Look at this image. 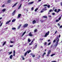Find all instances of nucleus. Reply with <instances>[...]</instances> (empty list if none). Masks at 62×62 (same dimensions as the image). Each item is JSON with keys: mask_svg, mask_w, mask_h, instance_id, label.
Returning a JSON list of instances; mask_svg holds the SVG:
<instances>
[{"mask_svg": "<svg viewBox=\"0 0 62 62\" xmlns=\"http://www.w3.org/2000/svg\"><path fill=\"white\" fill-rule=\"evenodd\" d=\"M32 52V51H31V50H30L29 51L28 50L25 53V54H24L25 56H26V55H27V53L28 54H29V53H30V52Z\"/></svg>", "mask_w": 62, "mask_h": 62, "instance_id": "1", "label": "nucleus"}, {"mask_svg": "<svg viewBox=\"0 0 62 62\" xmlns=\"http://www.w3.org/2000/svg\"><path fill=\"white\" fill-rule=\"evenodd\" d=\"M59 41V39H58V40L56 42V45H55V47H56L57 46V45L58 44V41Z\"/></svg>", "mask_w": 62, "mask_h": 62, "instance_id": "2", "label": "nucleus"}, {"mask_svg": "<svg viewBox=\"0 0 62 62\" xmlns=\"http://www.w3.org/2000/svg\"><path fill=\"white\" fill-rule=\"evenodd\" d=\"M28 26V24H25L23 25V28H25L27 27Z\"/></svg>", "mask_w": 62, "mask_h": 62, "instance_id": "3", "label": "nucleus"}, {"mask_svg": "<svg viewBox=\"0 0 62 62\" xmlns=\"http://www.w3.org/2000/svg\"><path fill=\"white\" fill-rule=\"evenodd\" d=\"M49 33H50V31H48L47 33H46L45 34V37H47V36H48L49 34Z\"/></svg>", "mask_w": 62, "mask_h": 62, "instance_id": "4", "label": "nucleus"}, {"mask_svg": "<svg viewBox=\"0 0 62 62\" xmlns=\"http://www.w3.org/2000/svg\"><path fill=\"white\" fill-rule=\"evenodd\" d=\"M22 15V14H18V16H17V19H19V18H20V17H21V16Z\"/></svg>", "mask_w": 62, "mask_h": 62, "instance_id": "5", "label": "nucleus"}, {"mask_svg": "<svg viewBox=\"0 0 62 62\" xmlns=\"http://www.w3.org/2000/svg\"><path fill=\"white\" fill-rule=\"evenodd\" d=\"M16 10H14L13 12L12 13V16H14L15 15V14L16 13Z\"/></svg>", "mask_w": 62, "mask_h": 62, "instance_id": "6", "label": "nucleus"}, {"mask_svg": "<svg viewBox=\"0 0 62 62\" xmlns=\"http://www.w3.org/2000/svg\"><path fill=\"white\" fill-rule=\"evenodd\" d=\"M36 23V21L35 20H34L32 21V23L33 24H35V23Z\"/></svg>", "mask_w": 62, "mask_h": 62, "instance_id": "7", "label": "nucleus"}, {"mask_svg": "<svg viewBox=\"0 0 62 62\" xmlns=\"http://www.w3.org/2000/svg\"><path fill=\"white\" fill-rule=\"evenodd\" d=\"M18 4V2H16V3H15L14 5L12 7V8H14L15 6H16V5Z\"/></svg>", "mask_w": 62, "mask_h": 62, "instance_id": "8", "label": "nucleus"}, {"mask_svg": "<svg viewBox=\"0 0 62 62\" xmlns=\"http://www.w3.org/2000/svg\"><path fill=\"white\" fill-rule=\"evenodd\" d=\"M32 33L31 32H30L29 34V35L30 37H32V34H31Z\"/></svg>", "mask_w": 62, "mask_h": 62, "instance_id": "9", "label": "nucleus"}, {"mask_svg": "<svg viewBox=\"0 0 62 62\" xmlns=\"http://www.w3.org/2000/svg\"><path fill=\"white\" fill-rule=\"evenodd\" d=\"M34 3V2L32 1V2H30L29 3L28 5H31V4H32L33 3Z\"/></svg>", "mask_w": 62, "mask_h": 62, "instance_id": "10", "label": "nucleus"}, {"mask_svg": "<svg viewBox=\"0 0 62 62\" xmlns=\"http://www.w3.org/2000/svg\"><path fill=\"white\" fill-rule=\"evenodd\" d=\"M15 55V50H14L13 51V56H14Z\"/></svg>", "mask_w": 62, "mask_h": 62, "instance_id": "11", "label": "nucleus"}, {"mask_svg": "<svg viewBox=\"0 0 62 62\" xmlns=\"http://www.w3.org/2000/svg\"><path fill=\"white\" fill-rule=\"evenodd\" d=\"M21 25H22L21 24H20L19 25L18 27V29H20V28L21 27Z\"/></svg>", "mask_w": 62, "mask_h": 62, "instance_id": "12", "label": "nucleus"}, {"mask_svg": "<svg viewBox=\"0 0 62 62\" xmlns=\"http://www.w3.org/2000/svg\"><path fill=\"white\" fill-rule=\"evenodd\" d=\"M47 7H44V8L43 10H47Z\"/></svg>", "mask_w": 62, "mask_h": 62, "instance_id": "13", "label": "nucleus"}, {"mask_svg": "<svg viewBox=\"0 0 62 62\" xmlns=\"http://www.w3.org/2000/svg\"><path fill=\"white\" fill-rule=\"evenodd\" d=\"M21 6H22V4H21V5L19 6L18 9H20L21 8Z\"/></svg>", "mask_w": 62, "mask_h": 62, "instance_id": "14", "label": "nucleus"}, {"mask_svg": "<svg viewBox=\"0 0 62 62\" xmlns=\"http://www.w3.org/2000/svg\"><path fill=\"white\" fill-rule=\"evenodd\" d=\"M51 52V50H50L48 52L47 54H50Z\"/></svg>", "mask_w": 62, "mask_h": 62, "instance_id": "15", "label": "nucleus"}, {"mask_svg": "<svg viewBox=\"0 0 62 62\" xmlns=\"http://www.w3.org/2000/svg\"><path fill=\"white\" fill-rule=\"evenodd\" d=\"M60 11V9H58V11L57 12V13H58V12H59Z\"/></svg>", "mask_w": 62, "mask_h": 62, "instance_id": "16", "label": "nucleus"}, {"mask_svg": "<svg viewBox=\"0 0 62 62\" xmlns=\"http://www.w3.org/2000/svg\"><path fill=\"white\" fill-rule=\"evenodd\" d=\"M6 10V9L5 8H4L2 10V11L3 12H5Z\"/></svg>", "mask_w": 62, "mask_h": 62, "instance_id": "17", "label": "nucleus"}, {"mask_svg": "<svg viewBox=\"0 0 62 62\" xmlns=\"http://www.w3.org/2000/svg\"><path fill=\"white\" fill-rule=\"evenodd\" d=\"M7 2L8 3H10V2H11V0H8Z\"/></svg>", "mask_w": 62, "mask_h": 62, "instance_id": "18", "label": "nucleus"}, {"mask_svg": "<svg viewBox=\"0 0 62 62\" xmlns=\"http://www.w3.org/2000/svg\"><path fill=\"white\" fill-rule=\"evenodd\" d=\"M26 33V31H24L23 33V34H22V36H23L25 34V33Z\"/></svg>", "mask_w": 62, "mask_h": 62, "instance_id": "19", "label": "nucleus"}, {"mask_svg": "<svg viewBox=\"0 0 62 62\" xmlns=\"http://www.w3.org/2000/svg\"><path fill=\"white\" fill-rule=\"evenodd\" d=\"M16 21V19H13L12 20V23H13V22H15Z\"/></svg>", "mask_w": 62, "mask_h": 62, "instance_id": "20", "label": "nucleus"}, {"mask_svg": "<svg viewBox=\"0 0 62 62\" xmlns=\"http://www.w3.org/2000/svg\"><path fill=\"white\" fill-rule=\"evenodd\" d=\"M16 29L14 27L12 28V30H16Z\"/></svg>", "mask_w": 62, "mask_h": 62, "instance_id": "21", "label": "nucleus"}, {"mask_svg": "<svg viewBox=\"0 0 62 62\" xmlns=\"http://www.w3.org/2000/svg\"><path fill=\"white\" fill-rule=\"evenodd\" d=\"M9 23V22L8 21H7L6 23V24H8Z\"/></svg>", "mask_w": 62, "mask_h": 62, "instance_id": "22", "label": "nucleus"}, {"mask_svg": "<svg viewBox=\"0 0 62 62\" xmlns=\"http://www.w3.org/2000/svg\"><path fill=\"white\" fill-rule=\"evenodd\" d=\"M6 41L4 42V43L3 44V46H4V45L6 44Z\"/></svg>", "mask_w": 62, "mask_h": 62, "instance_id": "23", "label": "nucleus"}, {"mask_svg": "<svg viewBox=\"0 0 62 62\" xmlns=\"http://www.w3.org/2000/svg\"><path fill=\"white\" fill-rule=\"evenodd\" d=\"M44 45L45 46V45H46L47 44V42H45L44 43Z\"/></svg>", "mask_w": 62, "mask_h": 62, "instance_id": "24", "label": "nucleus"}, {"mask_svg": "<svg viewBox=\"0 0 62 62\" xmlns=\"http://www.w3.org/2000/svg\"><path fill=\"white\" fill-rule=\"evenodd\" d=\"M2 24H3V23L2 22L1 23L0 25V27H1V26L2 25Z\"/></svg>", "mask_w": 62, "mask_h": 62, "instance_id": "25", "label": "nucleus"}, {"mask_svg": "<svg viewBox=\"0 0 62 62\" xmlns=\"http://www.w3.org/2000/svg\"><path fill=\"white\" fill-rule=\"evenodd\" d=\"M58 39V37H56L55 38V40H57Z\"/></svg>", "mask_w": 62, "mask_h": 62, "instance_id": "26", "label": "nucleus"}, {"mask_svg": "<svg viewBox=\"0 0 62 62\" xmlns=\"http://www.w3.org/2000/svg\"><path fill=\"white\" fill-rule=\"evenodd\" d=\"M12 55H11L10 56V58L11 59H12Z\"/></svg>", "mask_w": 62, "mask_h": 62, "instance_id": "27", "label": "nucleus"}, {"mask_svg": "<svg viewBox=\"0 0 62 62\" xmlns=\"http://www.w3.org/2000/svg\"><path fill=\"white\" fill-rule=\"evenodd\" d=\"M43 7H46L48 6V5L47 4H45L43 6Z\"/></svg>", "mask_w": 62, "mask_h": 62, "instance_id": "28", "label": "nucleus"}, {"mask_svg": "<svg viewBox=\"0 0 62 62\" xmlns=\"http://www.w3.org/2000/svg\"><path fill=\"white\" fill-rule=\"evenodd\" d=\"M45 54H46V53L45 52L44 53H43L42 56H44V55H45Z\"/></svg>", "mask_w": 62, "mask_h": 62, "instance_id": "29", "label": "nucleus"}, {"mask_svg": "<svg viewBox=\"0 0 62 62\" xmlns=\"http://www.w3.org/2000/svg\"><path fill=\"white\" fill-rule=\"evenodd\" d=\"M55 55V54H53L51 55V56H54V55Z\"/></svg>", "mask_w": 62, "mask_h": 62, "instance_id": "30", "label": "nucleus"}, {"mask_svg": "<svg viewBox=\"0 0 62 62\" xmlns=\"http://www.w3.org/2000/svg\"><path fill=\"white\" fill-rule=\"evenodd\" d=\"M28 42H30L31 41V40H30V39H28Z\"/></svg>", "mask_w": 62, "mask_h": 62, "instance_id": "31", "label": "nucleus"}, {"mask_svg": "<svg viewBox=\"0 0 62 62\" xmlns=\"http://www.w3.org/2000/svg\"><path fill=\"white\" fill-rule=\"evenodd\" d=\"M37 45H36L35 46V47L34 48V49H36V48H37Z\"/></svg>", "mask_w": 62, "mask_h": 62, "instance_id": "32", "label": "nucleus"}, {"mask_svg": "<svg viewBox=\"0 0 62 62\" xmlns=\"http://www.w3.org/2000/svg\"><path fill=\"white\" fill-rule=\"evenodd\" d=\"M12 54V52H11L9 53V54Z\"/></svg>", "mask_w": 62, "mask_h": 62, "instance_id": "33", "label": "nucleus"}, {"mask_svg": "<svg viewBox=\"0 0 62 62\" xmlns=\"http://www.w3.org/2000/svg\"><path fill=\"white\" fill-rule=\"evenodd\" d=\"M54 11H55V12H57V9H55L54 10Z\"/></svg>", "mask_w": 62, "mask_h": 62, "instance_id": "34", "label": "nucleus"}, {"mask_svg": "<svg viewBox=\"0 0 62 62\" xmlns=\"http://www.w3.org/2000/svg\"><path fill=\"white\" fill-rule=\"evenodd\" d=\"M40 21L41 22V23H42L44 22V21L43 20H40Z\"/></svg>", "mask_w": 62, "mask_h": 62, "instance_id": "35", "label": "nucleus"}, {"mask_svg": "<svg viewBox=\"0 0 62 62\" xmlns=\"http://www.w3.org/2000/svg\"><path fill=\"white\" fill-rule=\"evenodd\" d=\"M37 31V29H35L34 31V32H36Z\"/></svg>", "mask_w": 62, "mask_h": 62, "instance_id": "36", "label": "nucleus"}, {"mask_svg": "<svg viewBox=\"0 0 62 62\" xmlns=\"http://www.w3.org/2000/svg\"><path fill=\"white\" fill-rule=\"evenodd\" d=\"M38 9V8H37L36 9H35V11H37V10Z\"/></svg>", "mask_w": 62, "mask_h": 62, "instance_id": "37", "label": "nucleus"}, {"mask_svg": "<svg viewBox=\"0 0 62 62\" xmlns=\"http://www.w3.org/2000/svg\"><path fill=\"white\" fill-rule=\"evenodd\" d=\"M43 18H47V17L46 16H43Z\"/></svg>", "mask_w": 62, "mask_h": 62, "instance_id": "38", "label": "nucleus"}, {"mask_svg": "<svg viewBox=\"0 0 62 62\" xmlns=\"http://www.w3.org/2000/svg\"><path fill=\"white\" fill-rule=\"evenodd\" d=\"M51 44V43L50 42L48 44V45H50V44Z\"/></svg>", "mask_w": 62, "mask_h": 62, "instance_id": "39", "label": "nucleus"}, {"mask_svg": "<svg viewBox=\"0 0 62 62\" xmlns=\"http://www.w3.org/2000/svg\"><path fill=\"white\" fill-rule=\"evenodd\" d=\"M59 22V20H56V22Z\"/></svg>", "mask_w": 62, "mask_h": 62, "instance_id": "40", "label": "nucleus"}, {"mask_svg": "<svg viewBox=\"0 0 62 62\" xmlns=\"http://www.w3.org/2000/svg\"><path fill=\"white\" fill-rule=\"evenodd\" d=\"M49 54H49L47 53V54L46 55L47 56H49Z\"/></svg>", "mask_w": 62, "mask_h": 62, "instance_id": "41", "label": "nucleus"}, {"mask_svg": "<svg viewBox=\"0 0 62 62\" xmlns=\"http://www.w3.org/2000/svg\"><path fill=\"white\" fill-rule=\"evenodd\" d=\"M52 15H55V13H52Z\"/></svg>", "mask_w": 62, "mask_h": 62, "instance_id": "42", "label": "nucleus"}, {"mask_svg": "<svg viewBox=\"0 0 62 62\" xmlns=\"http://www.w3.org/2000/svg\"><path fill=\"white\" fill-rule=\"evenodd\" d=\"M47 7L48 8H50V5H48L47 6Z\"/></svg>", "mask_w": 62, "mask_h": 62, "instance_id": "43", "label": "nucleus"}, {"mask_svg": "<svg viewBox=\"0 0 62 62\" xmlns=\"http://www.w3.org/2000/svg\"><path fill=\"white\" fill-rule=\"evenodd\" d=\"M58 25L59 26H60V24H59V23H58Z\"/></svg>", "mask_w": 62, "mask_h": 62, "instance_id": "44", "label": "nucleus"}, {"mask_svg": "<svg viewBox=\"0 0 62 62\" xmlns=\"http://www.w3.org/2000/svg\"><path fill=\"white\" fill-rule=\"evenodd\" d=\"M5 4H3L2 5V7H5Z\"/></svg>", "mask_w": 62, "mask_h": 62, "instance_id": "45", "label": "nucleus"}, {"mask_svg": "<svg viewBox=\"0 0 62 62\" xmlns=\"http://www.w3.org/2000/svg\"><path fill=\"white\" fill-rule=\"evenodd\" d=\"M32 56V57H35V55H33Z\"/></svg>", "mask_w": 62, "mask_h": 62, "instance_id": "46", "label": "nucleus"}, {"mask_svg": "<svg viewBox=\"0 0 62 62\" xmlns=\"http://www.w3.org/2000/svg\"><path fill=\"white\" fill-rule=\"evenodd\" d=\"M40 40H41V41H42V40H43V39H40Z\"/></svg>", "mask_w": 62, "mask_h": 62, "instance_id": "47", "label": "nucleus"}, {"mask_svg": "<svg viewBox=\"0 0 62 62\" xmlns=\"http://www.w3.org/2000/svg\"><path fill=\"white\" fill-rule=\"evenodd\" d=\"M31 9V10H33V9H34V7H32V8Z\"/></svg>", "mask_w": 62, "mask_h": 62, "instance_id": "48", "label": "nucleus"}, {"mask_svg": "<svg viewBox=\"0 0 62 62\" xmlns=\"http://www.w3.org/2000/svg\"><path fill=\"white\" fill-rule=\"evenodd\" d=\"M61 18V17H60L59 18V20H60V19Z\"/></svg>", "mask_w": 62, "mask_h": 62, "instance_id": "49", "label": "nucleus"}, {"mask_svg": "<svg viewBox=\"0 0 62 62\" xmlns=\"http://www.w3.org/2000/svg\"><path fill=\"white\" fill-rule=\"evenodd\" d=\"M59 28H62V26H60Z\"/></svg>", "mask_w": 62, "mask_h": 62, "instance_id": "50", "label": "nucleus"}, {"mask_svg": "<svg viewBox=\"0 0 62 62\" xmlns=\"http://www.w3.org/2000/svg\"><path fill=\"white\" fill-rule=\"evenodd\" d=\"M52 10L51 9L49 10V12H52Z\"/></svg>", "mask_w": 62, "mask_h": 62, "instance_id": "51", "label": "nucleus"}, {"mask_svg": "<svg viewBox=\"0 0 62 62\" xmlns=\"http://www.w3.org/2000/svg\"><path fill=\"white\" fill-rule=\"evenodd\" d=\"M55 40H54V41H53V42L54 43V42H55Z\"/></svg>", "mask_w": 62, "mask_h": 62, "instance_id": "52", "label": "nucleus"}, {"mask_svg": "<svg viewBox=\"0 0 62 62\" xmlns=\"http://www.w3.org/2000/svg\"><path fill=\"white\" fill-rule=\"evenodd\" d=\"M57 32V31H56L55 32V34H56V33Z\"/></svg>", "mask_w": 62, "mask_h": 62, "instance_id": "53", "label": "nucleus"}, {"mask_svg": "<svg viewBox=\"0 0 62 62\" xmlns=\"http://www.w3.org/2000/svg\"><path fill=\"white\" fill-rule=\"evenodd\" d=\"M60 4L61 6H62V2H61Z\"/></svg>", "mask_w": 62, "mask_h": 62, "instance_id": "54", "label": "nucleus"}, {"mask_svg": "<svg viewBox=\"0 0 62 62\" xmlns=\"http://www.w3.org/2000/svg\"><path fill=\"white\" fill-rule=\"evenodd\" d=\"M61 37V35H60L59 34V38H60Z\"/></svg>", "mask_w": 62, "mask_h": 62, "instance_id": "55", "label": "nucleus"}, {"mask_svg": "<svg viewBox=\"0 0 62 62\" xmlns=\"http://www.w3.org/2000/svg\"><path fill=\"white\" fill-rule=\"evenodd\" d=\"M23 59V60H24V57H23H23H22Z\"/></svg>", "mask_w": 62, "mask_h": 62, "instance_id": "56", "label": "nucleus"}, {"mask_svg": "<svg viewBox=\"0 0 62 62\" xmlns=\"http://www.w3.org/2000/svg\"><path fill=\"white\" fill-rule=\"evenodd\" d=\"M32 44H32V43H30L29 44V45H32Z\"/></svg>", "mask_w": 62, "mask_h": 62, "instance_id": "57", "label": "nucleus"}, {"mask_svg": "<svg viewBox=\"0 0 62 62\" xmlns=\"http://www.w3.org/2000/svg\"><path fill=\"white\" fill-rule=\"evenodd\" d=\"M31 55H32V56H33V54H32V53H31Z\"/></svg>", "mask_w": 62, "mask_h": 62, "instance_id": "58", "label": "nucleus"}, {"mask_svg": "<svg viewBox=\"0 0 62 62\" xmlns=\"http://www.w3.org/2000/svg\"><path fill=\"white\" fill-rule=\"evenodd\" d=\"M13 45H10V47H13Z\"/></svg>", "mask_w": 62, "mask_h": 62, "instance_id": "59", "label": "nucleus"}, {"mask_svg": "<svg viewBox=\"0 0 62 62\" xmlns=\"http://www.w3.org/2000/svg\"><path fill=\"white\" fill-rule=\"evenodd\" d=\"M52 62H57L56 61H52Z\"/></svg>", "mask_w": 62, "mask_h": 62, "instance_id": "60", "label": "nucleus"}, {"mask_svg": "<svg viewBox=\"0 0 62 62\" xmlns=\"http://www.w3.org/2000/svg\"><path fill=\"white\" fill-rule=\"evenodd\" d=\"M44 12L43 11H41V13H42V12Z\"/></svg>", "mask_w": 62, "mask_h": 62, "instance_id": "61", "label": "nucleus"}, {"mask_svg": "<svg viewBox=\"0 0 62 62\" xmlns=\"http://www.w3.org/2000/svg\"><path fill=\"white\" fill-rule=\"evenodd\" d=\"M50 41V39H49L48 40V41L49 42Z\"/></svg>", "mask_w": 62, "mask_h": 62, "instance_id": "62", "label": "nucleus"}, {"mask_svg": "<svg viewBox=\"0 0 62 62\" xmlns=\"http://www.w3.org/2000/svg\"><path fill=\"white\" fill-rule=\"evenodd\" d=\"M40 48H41V49H42V48H43V47H42V46H41L40 47Z\"/></svg>", "mask_w": 62, "mask_h": 62, "instance_id": "63", "label": "nucleus"}, {"mask_svg": "<svg viewBox=\"0 0 62 62\" xmlns=\"http://www.w3.org/2000/svg\"><path fill=\"white\" fill-rule=\"evenodd\" d=\"M8 21V22H9H9H11V20H9Z\"/></svg>", "mask_w": 62, "mask_h": 62, "instance_id": "64", "label": "nucleus"}]
</instances>
